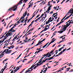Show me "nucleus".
I'll return each instance as SVG.
<instances>
[{
    "mask_svg": "<svg viewBox=\"0 0 73 73\" xmlns=\"http://www.w3.org/2000/svg\"><path fill=\"white\" fill-rule=\"evenodd\" d=\"M20 20H19V21H18L15 24H16V23H18V24H20L21 23V22H20Z\"/></svg>",
    "mask_w": 73,
    "mask_h": 73,
    "instance_id": "72a5a7b5",
    "label": "nucleus"
},
{
    "mask_svg": "<svg viewBox=\"0 0 73 73\" xmlns=\"http://www.w3.org/2000/svg\"><path fill=\"white\" fill-rule=\"evenodd\" d=\"M64 47H62L61 48H60L59 49V52H60V51H61V50H62V49H64Z\"/></svg>",
    "mask_w": 73,
    "mask_h": 73,
    "instance_id": "6ab92c4d",
    "label": "nucleus"
},
{
    "mask_svg": "<svg viewBox=\"0 0 73 73\" xmlns=\"http://www.w3.org/2000/svg\"><path fill=\"white\" fill-rule=\"evenodd\" d=\"M8 40H6L5 42H3V43H6V42H7Z\"/></svg>",
    "mask_w": 73,
    "mask_h": 73,
    "instance_id": "338daca9",
    "label": "nucleus"
},
{
    "mask_svg": "<svg viewBox=\"0 0 73 73\" xmlns=\"http://www.w3.org/2000/svg\"><path fill=\"white\" fill-rule=\"evenodd\" d=\"M19 41H20V39H19V40H18V41L17 42H19Z\"/></svg>",
    "mask_w": 73,
    "mask_h": 73,
    "instance_id": "5fc2aeb1",
    "label": "nucleus"
},
{
    "mask_svg": "<svg viewBox=\"0 0 73 73\" xmlns=\"http://www.w3.org/2000/svg\"><path fill=\"white\" fill-rule=\"evenodd\" d=\"M72 14H73V13H71V14L69 16V17H70V16L72 15Z\"/></svg>",
    "mask_w": 73,
    "mask_h": 73,
    "instance_id": "680f3d73",
    "label": "nucleus"
},
{
    "mask_svg": "<svg viewBox=\"0 0 73 73\" xmlns=\"http://www.w3.org/2000/svg\"><path fill=\"white\" fill-rule=\"evenodd\" d=\"M42 49L41 50H38L39 52H40L41 51H42Z\"/></svg>",
    "mask_w": 73,
    "mask_h": 73,
    "instance_id": "69168bd1",
    "label": "nucleus"
},
{
    "mask_svg": "<svg viewBox=\"0 0 73 73\" xmlns=\"http://www.w3.org/2000/svg\"><path fill=\"white\" fill-rule=\"evenodd\" d=\"M31 33H29L27 35H26L25 36V37L27 36H28V35H30V34H31Z\"/></svg>",
    "mask_w": 73,
    "mask_h": 73,
    "instance_id": "8fccbe9b",
    "label": "nucleus"
},
{
    "mask_svg": "<svg viewBox=\"0 0 73 73\" xmlns=\"http://www.w3.org/2000/svg\"><path fill=\"white\" fill-rule=\"evenodd\" d=\"M17 35L14 38V39L15 40V39H16V38H17Z\"/></svg>",
    "mask_w": 73,
    "mask_h": 73,
    "instance_id": "c03bdc74",
    "label": "nucleus"
},
{
    "mask_svg": "<svg viewBox=\"0 0 73 73\" xmlns=\"http://www.w3.org/2000/svg\"><path fill=\"white\" fill-rule=\"evenodd\" d=\"M52 53L51 52H50V53L49 52H48L46 55V56H44V57H45L46 56H48L49 54H51Z\"/></svg>",
    "mask_w": 73,
    "mask_h": 73,
    "instance_id": "9d476101",
    "label": "nucleus"
},
{
    "mask_svg": "<svg viewBox=\"0 0 73 73\" xmlns=\"http://www.w3.org/2000/svg\"><path fill=\"white\" fill-rule=\"evenodd\" d=\"M29 49H30V48H28L27 50L26 51V52H27V53L28 52H29Z\"/></svg>",
    "mask_w": 73,
    "mask_h": 73,
    "instance_id": "de8ad7c7",
    "label": "nucleus"
},
{
    "mask_svg": "<svg viewBox=\"0 0 73 73\" xmlns=\"http://www.w3.org/2000/svg\"><path fill=\"white\" fill-rule=\"evenodd\" d=\"M42 65V63H40L39 64H38V63H37V65L34 68V69H35L37 68V66H40V65Z\"/></svg>",
    "mask_w": 73,
    "mask_h": 73,
    "instance_id": "6e6552de",
    "label": "nucleus"
},
{
    "mask_svg": "<svg viewBox=\"0 0 73 73\" xmlns=\"http://www.w3.org/2000/svg\"><path fill=\"white\" fill-rule=\"evenodd\" d=\"M50 20H48V21H46V24H49V22H50Z\"/></svg>",
    "mask_w": 73,
    "mask_h": 73,
    "instance_id": "dca6fc26",
    "label": "nucleus"
},
{
    "mask_svg": "<svg viewBox=\"0 0 73 73\" xmlns=\"http://www.w3.org/2000/svg\"><path fill=\"white\" fill-rule=\"evenodd\" d=\"M58 16V15L56 14V15L54 16V18H55V17H56V16Z\"/></svg>",
    "mask_w": 73,
    "mask_h": 73,
    "instance_id": "13d9d810",
    "label": "nucleus"
},
{
    "mask_svg": "<svg viewBox=\"0 0 73 73\" xmlns=\"http://www.w3.org/2000/svg\"><path fill=\"white\" fill-rule=\"evenodd\" d=\"M73 13V8H71L69 10V11L68 12V13Z\"/></svg>",
    "mask_w": 73,
    "mask_h": 73,
    "instance_id": "0eeeda50",
    "label": "nucleus"
},
{
    "mask_svg": "<svg viewBox=\"0 0 73 73\" xmlns=\"http://www.w3.org/2000/svg\"><path fill=\"white\" fill-rule=\"evenodd\" d=\"M49 42H48V43H46L44 46L43 47H42V48H45V47L46 46V45H48V44H49Z\"/></svg>",
    "mask_w": 73,
    "mask_h": 73,
    "instance_id": "f3484780",
    "label": "nucleus"
},
{
    "mask_svg": "<svg viewBox=\"0 0 73 73\" xmlns=\"http://www.w3.org/2000/svg\"><path fill=\"white\" fill-rule=\"evenodd\" d=\"M5 38H4L5 40H6L7 38V36H6V35H5V36H4Z\"/></svg>",
    "mask_w": 73,
    "mask_h": 73,
    "instance_id": "a18cd8bd",
    "label": "nucleus"
},
{
    "mask_svg": "<svg viewBox=\"0 0 73 73\" xmlns=\"http://www.w3.org/2000/svg\"><path fill=\"white\" fill-rule=\"evenodd\" d=\"M21 66H21L20 67V66L17 67L16 68V69H15L14 70V72H17V70H19V69H20V68H21Z\"/></svg>",
    "mask_w": 73,
    "mask_h": 73,
    "instance_id": "20e7f679",
    "label": "nucleus"
},
{
    "mask_svg": "<svg viewBox=\"0 0 73 73\" xmlns=\"http://www.w3.org/2000/svg\"><path fill=\"white\" fill-rule=\"evenodd\" d=\"M14 47H15V46H14V45H13L11 46H10V48H11V49H12L13 48H14Z\"/></svg>",
    "mask_w": 73,
    "mask_h": 73,
    "instance_id": "7c9ffc66",
    "label": "nucleus"
},
{
    "mask_svg": "<svg viewBox=\"0 0 73 73\" xmlns=\"http://www.w3.org/2000/svg\"><path fill=\"white\" fill-rule=\"evenodd\" d=\"M49 29V28H45L43 30V31H46L47 29Z\"/></svg>",
    "mask_w": 73,
    "mask_h": 73,
    "instance_id": "4be33fe9",
    "label": "nucleus"
},
{
    "mask_svg": "<svg viewBox=\"0 0 73 73\" xmlns=\"http://www.w3.org/2000/svg\"><path fill=\"white\" fill-rule=\"evenodd\" d=\"M60 54H61L60 52L58 54V55H56L55 56V57H57V56H60Z\"/></svg>",
    "mask_w": 73,
    "mask_h": 73,
    "instance_id": "5701e85b",
    "label": "nucleus"
},
{
    "mask_svg": "<svg viewBox=\"0 0 73 73\" xmlns=\"http://www.w3.org/2000/svg\"><path fill=\"white\" fill-rule=\"evenodd\" d=\"M40 16V15L38 14V15L36 17V18H38V17H39V16Z\"/></svg>",
    "mask_w": 73,
    "mask_h": 73,
    "instance_id": "37998d69",
    "label": "nucleus"
},
{
    "mask_svg": "<svg viewBox=\"0 0 73 73\" xmlns=\"http://www.w3.org/2000/svg\"><path fill=\"white\" fill-rule=\"evenodd\" d=\"M45 61H46V60H43L42 62V63H40V64L42 63H42H43V62H45Z\"/></svg>",
    "mask_w": 73,
    "mask_h": 73,
    "instance_id": "4c0bfd02",
    "label": "nucleus"
},
{
    "mask_svg": "<svg viewBox=\"0 0 73 73\" xmlns=\"http://www.w3.org/2000/svg\"><path fill=\"white\" fill-rule=\"evenodd\" d=\"M44 15V14H42L40 17H39L38 18L35 20V22H37L38 20H40V18H42V17Z\"/></svg>",
    "mask_w": 73,
    "mask_h": 73,
    "instance_id": "7ed1b4c3",
    "label": "nucleus"
},
{
    "mask_svg": "<svg viewBox=\"0 0 73 73\" xmlns=\"http://www.w3.org/2000/svg\"><path fill=\"white\" fill-rule=\"evenodd\" d=\"M64 32V31L63 30L62 31H60V34H61V33H62Z\"/></svg>",
    "mask_w": 73,
    "mask_h": 73,
    "instance_id": "e433bc0d",
    "label": "nucleus"
},
{
    "mask_svg": "<svg viewBox=\"0 0 73 73\" xmlns=\"http://www.w3.org/2000/svg\"><path fill=\"white\" fill-rule=\"evenodd\" d=\"M50 8H51V7H49L48 8V9H47L48 11H50V9H51Z\"/></svg>",
    "mask_w": 73,
    "mask_h": 73,
    "instance_id": "393cba45",
    "label": "nucleus"
},
{
    "mask_svg": "<svg viewBox=\"0 0 73 73\" xmlns=\"http://www.w3.org/2000/svg\"><path fill=\"white\" fill-rule=\"evenodd\" d=\"M55 40H56V39H55L53 41H51V42L48 44L49 45H50V44H52V43H53V42H54V41H55Z\"/></svg>",
    "mask_w": 73,
    "mask_h": 73,
    "instance_id": "ddd939ff",
    "label": "nucleus"
},
{
    "mask_svg": "<svg viewBox=\"0 0 73 73\" xmlns=\"http://www.w3.org/2000/svg\"><path fill=\"white\" fill-rule=\"evenodd\" d=\"M55 40H56V39H55L53 41H51V42L48 44L49 45H50V44H52V43H53V42H54V41H55Z\"/></svg>",
    "mask_w": 73,
    "mask_h": 73,
    "instance_id": "4468645a",
    "label": "nucleus"
},
{
    "mask_svg": "<svg viewBox=\"0 0 73 73\" xmlns=\"http://www.w3.org/2000/svg\"><path fill=\"white\" fill-rule=\"evenodd\" d=\"M28 72H28V71L27 70L26 71V72H25V73H28Z\"/></svg>",
    "mask_w": 73,
    "mask_h": 73,
    "instance_id": "774afa93",
    "label": "nucleus"
},
{
    "mask_svg": "<svg viewBox=\"0 0 73 73\" xmlns=\"http://www.w3.org/2000/svg\"><path fill=\"white\" fill-rule=\"evenodd\" d=\"M65 51V50L64 49L61 52H60L61 54H62V53H64Z\"/></svg>",
    "mask_w": 73,
    "mask_h": 73,
    "instance_id": "f8f14e48",
    "label": "nucleus"
},
{
    "mask_svg": "<svg viewBox=\"0 0 73 73\" xmlns=\"http://www.w3.org/2000/svg\"><path fill=\"white\" fill-rule=\"evenodd\" d=\"M14 25L13 27L11 29V30H12V29H13L15 27H16V25H15L14 24Z\"/></svg>",
    "mask_w": 73,
    "mask_h": 73,
    "instance_id": "a211bd4d",
    "label": "nucleus"
},
{
    "mask_svg": "<svg viewBox=\"0 0 73 73\" xmlns=\"http://www.w3.org/2000/svg\"><path fill=\"white\" fill-rule=\"evenodd\" d=\"M28 21V19H26L25 20V21L24 22H25V23H26L27 21Z\"/></svg>",
    "mask_w": 73,
    "mask_h": 73,
    "instance_id": "a19ab883",
    "label": "nucleus"
},
{
    "mask_svg": "<svg viewBox=\"0 0 73 73\" xmlns=\"http://www.w3.org/2000/svg\"><path fill=\"white\" fill-rule=\"evenodd\" d=\"M16 31L15 30L13 29H12V30H11V29L9 30V32H15Z\"/></svg>",
    "mask_w": 73,
    "mask_h": 73,
    "instance_id": "1a4fd4ad",
    "label": "nucleus"
},
{
    "mask_svg": "<svg viewBox=\"0 0 73 73\" xmlns=\"http://www.w3.org/2000/svg\"><path fill=\"white\" fill-rule=\"evenodd\" d=\"M69 25H69V23H68L66 24V26L67 27H69Z\"/></svg>",
    "mask_w": 73,
    "mask_h": 73,
    "instance_id": "b1692460",
    "label": "nucleus"
},
{
    "mask_svg": "<svg viewBox=\"0 0 73 73\" xmlns=\"http://www.w3.org/2000/svg\"><path fill=\"white\" fill-rule=\"evenodd\" d=\"M24 1L23 3H27V1L28 0H23ZM23 0H21L18 3V4L17 5H15L14 6L10 8L9 9H8V11H12V9H13V11H15L17 9V6L19 5H21V4L23 3Z\"/></svg>",
    "mask_w": 73,
    "mask_h": 73,
    "instance_id": "f257e3e1",
    "label": "nucleus"
},
{
    "mask_svg": "<svg viewBox=\"0 0 73 73\" xmlns=\"http://www.w3.org/2000/svg\"><path fill=\"white\" fill-rule=\"evenodd\" d=\"M0 57H3V54H1L0 55Z\"/></svg>",
    "mask_w": 73,
    "mask_h": 73,
    "instance_id": "3c124183",
    "label": "nucleus"
},
{
    "mask_svg": "<svg viewBox=\"0 0 73 73\" xmlns=\"http://www.w3.org/2000/svg\"><path fill=\"white\" fill-rule=\"evenodd\" d=\"M42 60H41V59H40L39 60V61H40V62H38V64H40V63H41V61H42Z\"/></svg>",
    "mask_w": 73,
    "mask_h": 73,
    "instance_id": "58836bf2",
    "label": "nucleus"
},
{
    "mask_svg": "<svg viewBox=\"0 0 73 73\" xmlns=\"http://www.w3.org/2000/svg\"><path fill=\"white\" fill-rule=\"evenodd\" d=\"M64 28L63 29H62L61 30H63V31L64 32V31H65L66 30V29L67 28H68V27L66 26V25H64Z\"/></svg>",
    "mask_w": 73,
    "mask_h": 73,
    "instance_id": "423d86ee",
    "label": "nucleus"
},
{
    "mask_svg": "<svg viewBox=\"0 0 73 73\" xmlns=\"http://www.w3.org/2000/svg\"><path fill=\"white\" fill-rule=\"evenodd\" d=\"M5 39H3V40H2H2H1V43H2V42H4V40H5Z\"/></svg>",
    "mask_w": 73,
    "mask_h": 73,
    "instance_id": "473e14b6",
    "label": "nucleus"
},
{
    "mask_svg": "<svg viewBox=\"0 0 73 73\" xmlns=\"http://www.w3.org/2000/svg\"><path fill=\"white\" fill-rule=\"evenodd\" d=\"M39 51H37L35 52V54H36H36H38V53H39Z\"/></svg>",
    "mask_w": 73,
    "mask_h": 73,
    "instance_id": "f704fd0d",
    "label": "nucleus"
},
{
    "mask_svg": "<svg viewBox=\"0 0 73 73\" xmlns=\"http://www.w3.org/2000/svg\"><path fill=\"white\" fill-rule=\"evenodd\" d=\"M24 20H23V19H22L21 21H20V22H21V23H23V22H24Z\"/></svg>",
    "mask_w": 73,
    "mask_h": 73,
    "instance_id": "864d4df0",
    "label": "nucleus"
},
{
    "mask_svg": "<svg viewBox=\"0 0 73 73\" xmlns=\"http://www.w3.org/2000/svg\"><path fill=\"white\" fill-rule=\"evenodd\" d=\"M49 56H48V57H50V56H51V54H49Z\"/></svg>",
    "mask_w": 73,
    "mask_h": 73,
    "instance_id": "e2e57ef3",
    "label": "nucleus"
},
{
    "mask_svg": "<svg viewBox=\"0 0 73 73\" xmlns=\"http://www.w3.org/2000/svg\"><path fill=\"white\" fill-rule=\"evenodd\" d=\"M7 50V52H6V54H7V53H8V51H9V49H6Z\"/></svg>",
    "mask_w": 73,
    "mask_h": 73,
    "instance_id": "cd10ccee",
    "label": "nucleus"
},
{
    "mask_svg": "<svg viewBox=\"0 0 73 73\" xmlns=\"http://www.w3.org/2000/svg\"><path fill=\"white\" fill-rule=\"evenodd\" d=\"M45 16V17H44V18H46V14H45V15H44Z\"/></svg>",
    "mask_w": 73,
    "mask_h": 73,
    "instance_id": "0e129e2a",
    "label": "nucleus"
},
{
    "mask_svg": "<svg viewBox=\"0 0 73 73\" xmlns=\"http://www.w3.org/2000/svg\"><path fill=\"white\" fill-rule=\"evenodd\" d=\"M33 60V59H32V60H31L27 64H29V63H31V62H32V60Z\"/></svg>",
    "mask_w": 73,
    "mask_h": 73,
    "instance_id": "c85d7f7f",
    "label": "nucleus"
},
{
    "mask_svg": "<svg viewBox=\"0 0 73 73\" xmlns=\"http://www.w3.org/2000/svg\"><path fill=\"white\" fill-rule=\"evenodd\" d=\"M36 65H37V63L36 64H35V65H32L31 66H33V67H34L35 66H36Z\"/></svg>",
    "mask_w": 73,
    "mask_h": 73,
    "instance_id": "ea45409f",
    "label": "nucleus"
},
{
    "mask_svg": "<svg viewBox=\"0 0 73 73\" xmlns=\"http://www.w3.org/2000/svg\"><path fill=\"white\" fill-rule=\"evenodd\" d=\"M11 51H12V50H9V51H8V52H7V54H9L10 53H11Z\"/></svg>",
    "mask_w": 73,
    "mask_h": 73,
    "instance_id": "c756f323",
    "label": "nucleus"
},
{
    "mask_svg": "<svg viewBox=\"0 0 73 73\" xmlns=\"http://www.w3.org/2000/svg\"><path fill=\"white\" fill-rule=\"evenodd\" d=\"M44 41L43 40H41V41H40V40L38 42H39V44H41V42H42Z\"/></svg>",
    "mask_w": 73,
    "mask_h": 73,
    "instance_id": "412c9836",
    "label": "nucleus"
},
{
    "mask_svg": "<svg viewBox=\"0 0 73 73\" xmlns=\"http://www.w3.org/2000/svg\"><path fill=\"white\" fill-rule=\"evenodd\" d=\"M7 65H6L5 66H4V68L3 69V68H2L1 69V71L0 72V73H1V71L3 70V71H2L1 73H3V72H4V70H5V69H6V68H7Z\"/></svg>",
    "mask_w": 73,
    "mask_h": 73,
    "instance_id": "39448f33",
    "label": "nucleus"
},
{
    "mask_svg": "<svg viewBox=\"0 0 73 73\" xmlns=\"http://www.w3.org/2000/svg\"><path fill=\"white\" fill-rule=\"evenodd\" d=\"M35 40H35L30 45V46H31V45H33V44H34V43H35Z\"/></svg>",
    "mask_w": 73,
    "mask_h": 73,
    "instance_id": "a878e982",
    "label": "nucleus"
},
{
    "mask_svg": "<svg viewBox=\"0 0 73 73\" xmlns=\"http://www.w3.org/2000/svg\"><path fill=\"white\" fill-rule=\"evenodd\" d=\"M7 50V49H5L3 51V52H4V53H6V51Z\"/></svg>",
    "mask_w": 73,
    "mask_h": 73,
    "instance_id": "6e6d98bb",
    "label": "nucleus"
},
{
    "mask_svg": "<svg viewBox=\"0 0 73 73\" xmlns=\"http://www.w3.org/2000/svg\"><path fill=\"white\" fill-rule=\"evenodd\" d=\"M69 25H70L71 24H73V22L70 21L69 22Z\"/></svg>",
    "mask_w": 73,
    "mask_h": 73,
    "instance_id": "c9c22d12",
    "label": "nucleus"
},
{
    "mask_svg": "<svg viewBox=\"0 0 73 73\" xmlns=\"http://www.w3.org/2000/svg\"><path fill=\"white\" fill-rule=\"evenodd\" d=\"M11 33H7V34L6 35V36H7L8 35H9V36H11Z\"/></svg>",
    "mask_w": 73,
    "mask_h": 73,
    "instance_id": "9b49d317",
    "label": "nucleus"
},
{
    "mask_svg": "<svg viewBox=\"0 0 73 73\" xmlns=\"http://www.w3.org/2000/svg\"><path fill=\"white\" fill-rule=\"evenodd\" d=\"M33 66H31V68L28 69V70H29L30 69H33Z\"/></svg>",
    "mask_w": 73,
    "mask_h": 73,
    "instance_id": "bb28decb",
    "label": "nucleus"
},
{
    "mask_svg": "<svg viewBox=\"0 0 73 73\" xmlns=\"http://www.w3.org/2000/svg\"><path fill=\"white\" fill-rule=\"evenodd\" d=\"M27 11H26L25 12V13L23 14V16H22L20 19H19V21H21L22 19H23L24 17L26 16H27Z\"/></svg>",
    "mask_w": 73,
    "mask_h": 73,
    "instance_id": "f03ea898",
    "label": "nucleus"
},
{
    "mask_svg": "<svg viewBox=\"0 0 73 73\" xmlns=\"http://www.w3.org/2000/svg\"><path fill=\"white\" fill-rule=\"evenodd\" d=\"M19 46H17V47H16V48H15V49H16V50H17V49H19Z\"/></svg>",
    "mask_w": 73,
    "mask_h": 73,
    "instance_id": "79ce46f5",
    "label": "nucleus"
},
{
    "mask_svg": "<svg viewBox=\"0 0 73 73\" xmlns=\"http://www.w3.org/2000/svg\"><path fill=\"white\" fill-rule=\"evenodd\" d=\"M70 49H71V48H68V49H67L66 50H70Z\"/></svg>",
    "mask_w": 73,
    "mask_h": 73,
    "instance_id": "bf43d9fd",
    "label": "nucleus"
},
{
    "mask_svg": "<svg viewBox=\"0 0 73 73\" xmlns=\"http://www.w3.org/2000/svg\"><path fill=\"white\" fill-rule=\"evenodd\" d=\"M29 3L30 4V5H29V7H28V9H29L30 8H31V3L29 2Z\"/></svg>",
    "mask_w": 73,
    "mask_h": 73,
    "instance_id": "aec40b11",
    "label": "nucleus"
},
{
    "mask_svg": "<svg viewBox=\"0 0 73 73\" xmlns=\"http://www.w3.org/2000/svg\"><path fill=\"white\" fill-rule=\"evenodd\" d=\"M55 40H56V39H55L53 41H51V42L48 44L49 45H50V44H52V43H53V42H54V41H55Z\"/></svg>",
    "mask_w": 73,
    "mask_h": 73,
    "instance_id": "2eb2a0df",
    "label": "nucleus"
},
{
    "mask_svg": "<svg viewBox=\"0 0 73 73\" xmlns=\"http://www.w3.org/2000/svg\"><path fill=\"white\" fill-rule=\"evenodd\" d=\"M53 57H53V56L50 57V59L51 60L52 59H53V58H53Z\"/></svg>",
    "mask_w": 73,
    "mask_h": 73,
    "instance_id": "4d7b16f0",
    "label": "nucleus"
},
{
    "mask_svg": "<svg viewBox=\"0 0 73 73\" xmlns=\"http://www.w3.org/2000/svg\"><path fill=\"white\" fill-rule=\"evenodd\" d=\"M15 16V15L14 14H13V15H11V16L9 17V19H10L11 17H12V16Z\"/></svg>",
    "mask_w": 73,
    "mask_h": 73,
    "instance_id": "2f4dec72",
    "label": "nucleus"
},
{
    "mask_svg": "<svg viewBox=\"0 0 73 73\" xmlns=\"http://www.w3.org/2000/svg\"><path fill=\"white\" fill-rule=\"evenodd\" d=\"M69 17L68 16V17H67L66 18V20H67V19H69Z\"/></svg>",
    "mask_w": 73,
    "mask_h": 73,
    "instance_id": "603ef678",
    "label": "nucleus"
},
{
    "mask_svg": "<svg viewBox=\"0 0 73 73\" xmlns=\"http://www.w3.org/2000/svg\"><path fill=\"white\" fill-rule=\"evenodd\" d=\"M34 21L35 22V21H33L31 23V24H33V22H34Z\"/></svg>",
    "mask_w": 73,
    "mask_h": 73,
    "instance_id": "09e8293b",
    "label": "nucleus"
},
{
    "mask_svg": "<svg viewBox=\"0 0 73 73\" xmlns=\"http://www.w3.org/2000/svg\"><path fill=\"white\" fill-rule=\"evenodd\" d=\"M39 44H39V42H38V43L35 46H38V45Z\"/></svg>",
    "mask_w": 73,
    "mask_h": 73,
    "instance_id": "49530a36",
    "label": "nucleus"
},
{
    "mask_svg": "<svg viewBox=\"0 0 73 73\" xmlns=\"http://www.w3.org/2000/svg\"><path fill=\"white\" fill-rule=\"evenodd\" d=\"M25 40H26V41H27V40H28V37H26V38H25Z\"/></svg>",
    "mask_w": 73,
    "mask_h": 73,
    "instance_id": "052dcab7",
    "label": "nucleus"
}]
</instances>
